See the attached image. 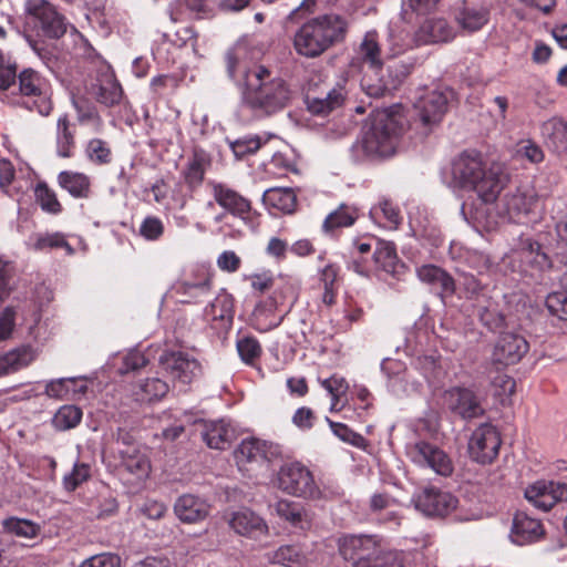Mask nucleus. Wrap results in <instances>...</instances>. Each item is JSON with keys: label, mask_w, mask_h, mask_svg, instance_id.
Listing matches in <instances>:
<instances>
[{"label": "nucleus", "mask_w": 567, "mask_h": 567, "mask_svg": "<svg viewBox=\"0 0 567 567\" xmlns=\"http://www.w3.org/2000/svg\"><path fill=\"white\" fill-rule=\"evenodd\" d=\"M58 184L74 198H87L91 194V181L83 173L63 171L58 175Z\"/></svg>", "instance_id": "obj_36"}, {"label": "nucleus", "mask_w": 567, "mask_h": 567, "mask_svg": "<svg viewBox=\"0 0 567 567\" xmlns=\"http://www.w3.org/2000/svg\"><path fill=\"white\" fill-rule=\"evenodd\" d=\"M3 527L7 532L25 538H33L38 535L40 527L28 519H20L16 517L3 520Z\"/></svg>", "instance_id": "obj_50"}, {"label": "nucleus", "mask_w": 567, "mask_h": 567, "mask_svg": "<svg viewBox=\"0 0 567 567\" xmlns=\"http://www.w3.org/2000/svg\"><path fill=\"white\" fill-rule=\"evenodd\" d=\"M452 97L453 91L445 89L426 92L416 100L409 126L415 137L427 138L439 128Z\"/></svg>", "instance_id": "obj_6"}, {"label": "nucleus", "mask_w": 567, "mask_h": 567, "mask_svg": "<svg viewBox=\"0 0 567 567\" xmlns=\"http://www.w3.org/2000/svg\"><path fill=\"white\" fill-rule=\"evenodd\" d=\"M178 86V79L173 74H159L151 80L150 89L153 95L163 96L167 89L175 90Z\"/></svg>", "instance_id": "obj_56"}, {"label": "nucleus", "mask_w": 567, "mask_h": 567, "mask_svg": "<svg viewBox=\"0 0 567 567\" xmlns=\"http://www.w3.org/2000/svg\"><path fill=\"white\" fill-rule=\"evenodd\" d=\"M454 37L453 29L442 18L426 19L415 32V41L419 45L447 42Z\"/></svg>", "instance_id": "obj_26"}, {"label": "nucleus", "mask_w": 567, "mask_h": 567, "mask_svg": "<svg viewBox=\"0 0 567 567\" xmlns=\"http://www.w3.org/2000/svg\"><path fill=\"white\" fill-rule=\"evenodd\" d=\"M18 63L10 54L0 50V97L10 100L11 91L16 90Z\"/></svg>", "instance_id": "obj_37"}, {"label": "nucleus", "mask_w": 567, "mask_h": 567, "mask_svg": "<svg viewBox=\"0 0 567 567\" xmlns=\"http://www.w3.org/2000/svg\"><path fill=\"white\" fill-rule=\"evenodd\" d=\"M277 487L296 497L318 498L320 496V489L312 473L299 462L287 463L280 467L277 474Z\"/></svg>", "instance_id": "obj_8"}, {"label": "nucleus", "mask_w": 567, "mask_h": 567, "mask_svg": "<svg viewBox=\"0 0 567 567\" xmlns=\"http://www.w3.org/2000/svg\"><path fill=\"white\" fill-rule=\"evenodd\" d=\"M91 476V468L87 464L76 463L70 474L63 478V486L68 492L75 491L82 483Z\"/></svg>", "instance_id": "obj_54"}, {"label": "nucleus", "mask_w": 567, "mask_h": 567, "mask_svg": "<svg viewBox=\"0 0 567 567\" xmlns=\"http://www.w3.org/2000/svg\"><path fill=\"white\" fill-rule=\"evenodd\" d=\"M209 504L193 494L179 496L174 504V513L179 520L187 524H195L204 520L209 514Z\"/></svg>", "instance_id": "obj_23"}, {"label": "nucleus", "mask_w": 567, "mask_h": 567, "mask_svg": "<svg viewBox=\"0 0 567 567\" xmlns=\"http://www.w3.org/2000/svg\"><path fill=\"white\" fill-rule=\"evenodd\" d=\"M344 89L341 85L329 90L324 96H315L310 92L306 95L309 112L315 115H327L340 107L344 102Z\"/></svg>", "instance_id": "obj_32"}, {"label": "nucleus", "mask_w": 567, "mask_h": 567, "mask_svg": "<svg viewBox=\"0 0 567 567\" xmlns=\"http://www.w3.org/2000/svg\"><path fill=\"white\" fill-rule=\"evenodd\" d=\"M164 231L163 223L157 217H147L143 220L140 233L148 240L158 239Z\"/></svg>", "instance_id": "obj_62"}, {"label": "nucleus", "mask_w": 567, "mask_h": 567, "mask_svg": "<svg viewBox=\"0 0 567 567\" xmlns=\"http://www.w3.org/2000/svg\"><path fill=\"white\" fill-rule=\"evenodd\" d=\"M416 274L422 282L440 289L439 296L443 301L455 293V280L443 268L435 265H423L417 268Z\"/></svg>", "instance_id": "obj_25"}, {"label": "nucleus", "mask_w": 567, "mask_h": 567, "mask_svg": "<svg viewBox=\"0 0 567 567\" xmlns=\"http://www.w3.org/2000/svg\"><path fill=\"white\" fill-rule=\"evenodd\" d=\"M35 250H45L48 248H63L66 255L71 256L74 254L73 247L66 241L65 237L61 233L38 235L33 244Z\"/></svg>", "instance_id": "obj_49"}, {"label": "nucleus", "mask_w": 567, "mask_h": 567, "mask_svg": "<svg viewBox=\"0 0 567 567\" xmlns=\"http://www.w3.org/2000/svg\"><path fill=\"white\" fill-rule=\"evenodd\" d=\"M556 259L567 257V216L556 224Z\"/></svg>", "instance_id": "obj_61"}, {"label": "nucleus", "mask_w": 567, "mask_h": 567, "mask_svg": "<svg viewBox=\"0 0 567 567\" xmlns=\"http://www.w3.org/2000/svg\"><path fill=\"white\" fill-rule=\"evenodd\" d=\"M169 391L167 382L159 378H147L134 390L136 401L154 402L162 400Z\"/></svg>", "instance_id": "obj_40"}, {"label": "nucleus", "mask_w": 567, "mask_h": 567, "mask_svg": "<svg viewBox=\"0 0 567 567\" xmlns=\"http://www.w3.org/2000/svg\"><path fill=\"white\" fill-rule=\"evenodd\" d=\"M327 422L332 430L333 434L341 441L349 443L355 447H363L365 445V439L359 433L351 430L348 425L339 422H333L327 417Z\"/></svg>", "instance_id": "obj_51"}, {"label": "nucleus", "mask_w": 567, "mask_h": 567, "mask_svg": "<svg viewBox=\"0 0 567 567\" xmlns=\"http://www.w3.org/2000/svg\"><path fill=\"white\" fill-rule=\"evenodd\" d=\"M522 271L532 282L546 285L545 272L551 268V260L538 241L528 240L520 251Z\"/></svg>", "instance_id": "obj_16"}, {"label": "nucleus", "mask_w": 567, "mask_h": 567, "mask_svg": "<svg viewBox=\"0 0 567 567\" xmlns=\"http://www.w3.org/2000/svg\"><path fill=\"white\" fill-rule=\"evenodd\" d=\"M350 155L353 163H375L392 157L396 153L394 144H352Z\"/></svg>", "instance_id": "obj_30"}, {"label": "nucleus", "mask_w": 567, "mask_h": 567, "mask_svg": "<svg viewBox=\"0 0 567 567\" xmlns=\"http://www.w3.org/2000/svg\"><path fill=\"white\" fill-rule=\"evenodd\" d=\"M525 497L536 508L548 512L556 503L567 501V484L538 481L525 489Z\"/></svg>", "instance_id": "obj_17"}, {"label": "nucleus", "mask_w": 567, "mask_h": 567, "mask_svg": "<svg viewBox=\"0 0 567 567\" xmlns=\"http://www.w3.org/2000/svg\"><path fill=\"white\" fill-rule=\"evenodd\" d=\"M415 508L432 518H444L454 512L458 499L450 492L435 486L422 488L413 497Z\"/></svg>", "instance_id": "obj_9"}, {"label": "nucleus", "mask_w": 567, "mask_h": 567, "mask_svg": "<svg viewBox=\"0 0 567 567\" xmlns=\"http://www.w3.org/2000/svg\"><path fill=\"white\" fill-rule=\"evenodd\" d=\"M534 203V196L527 195L518 188L514 193L506 194L503 199L505 214L514 223H519L520 218L530 212Z\"/></svg>", "instance_id": "obj_35"}, {"label": "nucleus", "mask_w": 567, "mask_h": 567, "mask_svg": "<svg viewBox=\"0 0 567 567\" xmlns=\"http://www.w3.org/2000/svg\"><path fill=\"white\" fill-rule=\"evenodd\" d=\"M501 444L497 429L491 423H483L471 435L468 453L473 461L489 464L497 457Z\"/></svg>", "instance_id": "obj_12"}, {"label": "nucleus", "mask_w": 567, "mask_h": 567, "mask_svg": "<svg viewBox=\"0 0 567 567\" xmlns=\"http://www.w3.org/2000/svg\"><path fill=\"white\" fill-rule=\"evenodd\" d=\"M228 524L238 535L249 537L266 534L268 529L264 519L248 509L233 513Z\"/></svg>", "instance_id": "obj_29"}, {"label": "nucleus", "mask_w": 567, "mask_h": 567, "mask_svg": "<svg viewBox=\"0 0 567 567\" xmlns=\"http://www.w3.org/2000/svg\"><path fill=\"white\" fill-rule=\"evenodd\" d=\"M14 277V266L12 262L0 259V300H4L11 289V282Z\"/></svg>", "instance_id": "obj_59"}, {"label": "nucleus", "mask_w": 567, "mask_h": 567, "mask_svg": "<svg viewBox=\"0 0 567 567\" xmlns=\"http://www.w3.org/2000/svg\"><path fill=\"white\" fill-rule=\"evenodd\" d=\"M461 286L467 299H476L481 296H484L486 288V286L472 274H463L461 276Z\"/></svg>", "instance_id": "obj_58"}, {"label": "nucleus", "mask_w": 567, "mask_h": 567, "mask_svg": "<svg viewBox=\"0 0 567 567\" xmlns=\"http://www.w3.org/2000/svg\"><path fill=\"white\" fill-rule=\"evenodd\" d=\"M277 515L290 523L293 527L307 529L311 525V516L299 503L280 499L275 504Z\"/></svg>", "instance_id": "obj_34"}, {"label": "nucleus", "mask_w": 567, "mask_h": 567, "mask_svg": "<svg viewBox=\"0 0 567 567\" xmlns=\"http://www.w3.org/2000/svg\"><path fill=\"white\" fill-rule=\"evenodd\" d=\"M355 219V209L346 204H341L326 217L322 229L324 233H332L334 229L353 225Z\"/></svg>", "instance_id": "obj_42"}, {"label": "nucleus", "mask_w": 567, "mask_h": 567, "mask_svg": "<svg viewBox=\"0 0 567 567\" xmlns=\"http://www.w3.org/2000/svg\"><path fill=\"white\" fill-rule=\"evenodd\" d=\"M34 196L41 209L45 213L56 215L62 212V205L58 200L56 194L45 182H39L34 188Z\"/></svg>", "instance_id": "obj_44"}, {"label": "nucleus", "mask_w": 567, "mask_h": 567, "mask_svg": "<svg viewBox=\"0 0 567 567\" xmlns=\"http://www.w3.org/2000/svg\"><path fill=\"white\" fill-rule=\"evenodd\" d=\"M9 102L31 112H38L42 116H48L53 109L48 80L32 68H25L19 72L17 86L11 91Z\"/></svg>", "instance_id": "obj_5"}, {"label": "nucleus", "mask_w": 567, "mask_h": 567, "mask_svg": "<svg viewBox=\"0 0 567 567\" xmlns=\"http://www.w3.org/2000/svg\"><path fill=\"white\" fill-rule=\"evenodd\" d=\"M542 136L548 142H567V123L550 118L542 125Z\"/></svg>", "instance_id": "obj_52"}, {"label": "nucleus", "mask_w": 567, "mask_h": 567, "mask_svg": "<svg viewBox=\"0 0 567 567\" xmlns=\"http://www.w3.org/2000/svg\"><path fill=\"white\" fill-rule=\"evenodd\" d=\"M82 420V410L75 405L61 406L52 419L53 426L59 431L75 427Z\"/></svg>", "instance_id": "obj_45"}, {"label": "nucleus", "mask_w": 567, "mask_h": 567, "mask_svg": "<svg viewBox=\"0 0 567 567\" xmlns=\"http://www.w3.org/2000/svg\"><path fill=\"white\" fill-rule=\"evenodd\" d=\"M97 102L105 106L117 105L123 100V89L113 73L105 74L97 85L95 93Z\"/></svg>", "instance_id": "obj_39"}, {"label": "nucleus", "mask_w": 567, "mask_h": 567, "mask_svg": "<svg viewBox=\"0 0 567 567\" xmlns=\"http://www.w3.org/2000/svg\"><path fill=\"white\" fill-rule=\"evenodd\" d=\"M16 311L12 307L4 308L0 313V341L8 339L16 326Z\"/></svg>", "instance_id": "obj_63"}, {"label": "nucleus", "mask_w": 567, "mask_h": 567, "mask_svg": "<svg viewBox=\"0 0 567 567\" xmlns=\"http://www.w3.org/2000/svg\"><path fill=\"white\" fill-rule=\"evenodd\" d=\"M14 175L16 171L12 163L8 159H0V188L10 197L17 196V193L11 188Z\"/></svg>", "instance_id": "obj_60"}, {"label": "nucleus", "mask_w": 567, "mask_h": 567, "mask_svg": "<svg viewBox=\"0 0 567 567\" xmlns=\"http://www.w3.org/2000/svg\"><path fill=\"white\" fill-rule=\"evenodd\" d=\"M346 17L324 13L309 19L295 33L293 48L299 55L315 59L334 44L342 42L348 33Z\"/></svg>", "instance_id": "obj_3"}, {"label": "nucleus", "mask_w": 567, "mask_h": 567, "mask_svg": "<svg viewBox=\"0 0 567 567\" xmlns=\"http://www.w3.org/2000/svg\"><path fill=\"white\" fill-rule=\"evenodd\" d=\"M193 427L194 434L199 435L209 449L225 451L236 439L235 429L225 420H197Z\"/></svg>", "instance_id": "obj_15"}, {"label": "nucleus", "mask_w": 567, "mask_h": 567, "mask_svg": "<svg viewBox=\"0 0 567 567\" xmlns=\"http://www.w3.org/2000/svg\"><path fill=\"white\" fill-rule=\"evenodd\" d=\"M158 363L174 381L183 385L192 383L202 373L198 360L182 351H164Z\"/></svg>", "instance_id": "obj_11"}, {"label": "nucleus", "mask_w": 567, "mask_h": 567, "mask_svg": "<svg viewBox=\"0 0 567 567\" xmlns=\"http://www.w3.org/2000/svg\"><path fill=\"white\" fill-rule=\"evenodd\" d=\"M544 526L539 519L528 516L524 512L514 515L509 533L511 540L519 546L535 543L543 538Z\"/></svg>", "instance_id": "obj_20"}, {"label": "nucleus", "mask_w": 567, "mask_h": 567, "mask_svg": "<svg viewBox=\"0 0 567 567\" xmlns=\"http://www.w3.org/2000/svg\"><path fill=\"white\" fill-rule=\"evenodd\" d=\"M213 196L218 205L236 217L246 219L251 210L248 199L223 184H213Z\"/></svg>", "instance_id": "obj_24"}, {"label": "nucleus", "mask_w": 567, "mask_h": 567, "mask_svg": "<svg viewBox=\"0 0 567 567\" xmlns=\"http://www.w3.org/2000/svg\"><path fill=\"white\" fill-rule=\"evenodd\" d=\"M399 105L380 112L372 121V130L375 135L384 138L400 137L405 131L406 118Z\"/></svg>", "instance_id": "obj_21"}, {"label": "nucleus", "mask_w": 567, "mask_h": 567, "mask_svg": "<svg viewBox=\"0 0 567 567\" xmlns=\"http://www.w3.org/2000/svg\"><path fill=\"white\" fill-rule=\"evenodd\" d=\"M444 404L449 411L464 421L485 414L482 398L468 388L454 386L444 392Z\"/></svg>", "instance_id": "obj_10"}, {"label": "nucleus", "mask_w": 567, "mask_h": 567, "mask_svg": "<svg viewBox=\"0 0 567 567\" xmlns=\"http://www.w3.org/2000/svg\"><path fill=\"white\" fill-rule=\"evenodd\" d=\"M122 465L124 468L131 474L135 475L138 480L145 478L148 476L151 471V465L147 457L136 451L130 453L128 451H118Z\"/></svg>", "instance_id": "obj_43"}, {"label": "nucleus", "mask_w": 567, "mask_h": 567, "mask_svg": "<svg viewBox=\"0 0 567 567\" xmlns=\"http://www.w3.org/2000/svg\"><path fill=\"white\" fill-rule=\"evenodd\" d=\"M79 567H121V557L112 553L96 554L83 560Z\"/></svg>", "instance_id": "obj_57"}, {"label": "nucleus", "mask_w": 567, "mask_h": 567, "mask_svg": "<svg viewBox=\"0 0 567 567\" xmlns=\"http://www.w3.org/2000/svg\"><path fill=\"white\" fill-rule=\"evenodd\" d=\"M236 348L241 361L246 364L252 365L261 355V346L259 341L251 336L238 339Z\"/></svg>", "instance_id": "obj_48"}, {"label": "nucleus", "mask_w": 567, "mask_h": 567, "mask_svg": "<svg viewBox=\"0 0 567 567\" xmlns=\"http://www.w3.org/2000/svg\"><path fill=\"white\" fill-rule=\"evenodd\" d=\"M210 164V155L200 147H194L193 156L184 172V179L189 189L193 190L203 183L206 169Z\"/></svg>", "instance_id": "obj_33"}, {"label": "nucleus", "mask_w": 567, "mask_h": 567, "mask_svg": "<svg viewBox=\"0 0 567 567\" xmlns=\"http://www.w3.org/2000/svg\"><path fill=\"white\" fill-rule=\"evenodd\" d=\"M74 105L78 110V118H79V127L81 130L92 127L94 131H99L101 126V118L94 106L90 105L84 100L74 101ZM78 125L75 123H71L68 118V115H63L58 120V135L62 136L65 142H72Z\"/></svg>", "instance_id": "obj_18"}, {"label": "nucleus", "mask_w": 567, "mask_h": 567, "mask_svg": "<svg viewBox=\"0 0 567 567\" xmlns=\"http://www.w3.org/2000/svg\"><path fill=\"white\" fill-rule=\"evenodd\" d=\"M408 455L415 464L430 467L441 476H450L453 473L452 460L435 444L419 441L408 446Z\"/></svg>", "instance_id": "obj_14"}, {"label": "nucleus", "mask_w": 567, "mask_h": 567, "mask_svg": "<svg viewBox=\"0 0 567 567\" xmlns=\"http://www.w3.org/2000/svg\"><path fill=\"white\" fill-rule=\"evenodd\" d=\"M477 316L480 321L492 331L501 329L505 324V316L492 305L478 307Z\"/></svg>", "instance_id": "obj_53"}, {"label": "nucleus", "mask_w": 567, "mask_h": 567, "mask_svg": "<svg viewBox=\"0 0 567 567\" xmlns=\"http://www.w3.org/2000/svg\"><path fill=\"white\" fill-rule=\"evenodd\" d=\"M491 8L485 1H464L456 14V21L468 32L481 30L489 21Z\"/></svg>", "instance_id": "obj_22"}, {"label": "nucleus", "mask_w": 567, "mask_h": 567, "mask_svg": "<svg viewBox=\"0 0 567 567\" xmlns=\"http://www.w3.org/2000/svg\"><path fill=\"white\" fill-rule=\"evenodd\" d=\"M451 186L473 190L485 204L494 203L509 182V174L502 163L485 168L483 156L476 150H466L451 162Z\"/></svg>", "instance_id": "obj_2"}, {"label": "nucleus", "mask_w": 567, "mask_h": 567, "mask_svg": "<svg viewBox=\"0 0 567 567\" xmlns=\"http://www.w3.org/2000/svg\"><path fill=\"white\" fill-rule=\"evenodd\" d=\"M32 360L33 352L30 347L18 348L0 355V377L27 367Z\"/></svg>", "instance_id": "obj_41"}, {"label": "nucleus", "mask_w": 567, "mask_h": 567, "mask_svg": "<svg viewBox=\"0 0 567 567\" xmlns=\"http://www.w3.org/2000/svg\"><path fill=\"white\" fill-rule=\"evenodd\" d=\"M274 455L271 444L255 437L244 440L235 450V460L240 470L249 464H266Z\"/></svg>", "instance_id": "obj_19"}, {"label": "nucleus", "mask_w": 567, "mask_h": 567, "mask_svg": "<svg viewBox=\"0 0 567 567\" xmlns=\"http://www.w3.org/2000/svg\"><path fill=\"white\" fill-rule=\"evenodd\" d=\"M316 419L317 417L310 408L301 406L295 412L292 423L301 430H310L313 426Z\"/></svg>", "instance_id": "obj_64"}, {"label": "nucleus", "mask_w": 567, "mask_h": 567, "mask_svg": "<svg viewBox=\"0 0 567 567\" xmlns=\"http://www.w3.org/2000/svg\"><path fill=\"white\" fill-rule=\"evenodd\" d=\"M24 13L25 27L32 24L45 38L58 40L66 33V18L48 0H27Z\"/></svg>", "instance_id": "obj_7"}, {"label": "nucleus", "mask_w": 567, "mask_h": 567, "mask_svg": "<svg viewBox=\"0 0 567 567\" xmlns=\"http://www.w3.org/2000/svg\"><path fill=\"white\" fill-rule=\"evenodd\" d=\"M546 307L548 311L558 317L560 320L567 321V291H555L547 296Z\"/></svg>", "instance_id": "obj_55"}, {"label": "nucleus", "mask_w": 567, "mask_h": 567, "mask_svg": "<svg viewBox=\"0 0 567 567\" xmlns=\"http://www.w3.org/2000/svg\"><path fill=\"white\" fill-rule=\"evenodd\" d=\"M226 70L230 79L243 80L244 97L252 109L268 114L276 113L288 105L292 91L282 78L261 64L243 68L238 50H228L225 54Z\"/></svg>", "instance_id": "obj_1"}, {"label": "nucleus", "mask_w": 567, "mask_h": 567, "mask_svg": "<svg viewBox=\"0 0 567 567\" xmlns=\"http://www.w3.org/2000/svg\"><path fill=\"white\" fill-rule=\"evenodd\" d=\"M360 53L364 62L370 63L374 69L382 66L381 50L378 43L377 32H368L360 44Z\"/></svg>", "instance_id": "obj_46"}, {"label": "nucleus", "mask_w": 567, "mask_h": 567, "mask_svg": "<svg viewBox=\"0 0 567 567\" xmlns=\"http://www.w3.org/2000/svg\"><path fill=\"white\" fill-rule=\"evenodd\" d=\"M302 558L303 555L298 546L285 545L271 554L270 561L285 567H296L301 564Z\"/></svg>", "instance_id": "obj_47"}, {"label": "nucleus", "mask_w": 567, "mask_h": 567, "mask_svg": "<svg viewBox=\"0 0 567 567\" xmlns=\"http://www.w3.org/2000/svg\"><path fill=\"white\" fill-rule=\"evenodd\" d=\"M262 202L285 214H291L297 205V196L291 188L272 187L264 192Z\"/></svg>", "instance_id": "obj_38"}, {"label": "nucleus", "mask_w": 567, "mask_h": 567, "mask_svg": "<svg viewBox=\"0 0 567 567\" xmlns=\"http://www.w3.org/2000/svg\"><path fill=\"white\" fill-rule=\"evenodd\" d=\"M528 350L529 344L523 336L515 332L501 333L492 351L491 364L497 371L502 370L518 363Z\"/></svg>", "instance_id": "obj_13"}, {"label": "nucleus", "mask_w": 567, "mask_h": 567, "mask_svg": "<svg viewBox=\"0 0 567 567\" xmlns=\"http://www.w3.org/2000/svg\"><path fill=\"white\" fill-rule=\"evenodd\" d=\"M206 319L220 322V327L229 329L234 320V298L226 291H221L205 308Z\"/></svg>", "instance_id": "obj_31"}, {"label": "nucleus", "mask_w": 567, "mask_h": 567, "mask_svg": "<svg viewBox=\"0 0 567 567\" xmlns=\"http://www.w3.org/2000/svg\"><path fill=\"white\" fill-rule=\"evenodd\" d=\"M373 260L379 269L395 278H399L406 269L398 257L394 243L391 241L378 240Z\"/></svg>", "instance_id": "obj_27"}, {"label": "nucleus", "mask_w": 567, "mask_h": 567, "mask_svg": "<svg viewBox=\"0 0 567 567\" xmlns=\"http://www.w3.org/2000/svg\"><path fill=\"white\" fill-rule=\"evenodd\" d=\"M213 288V276L202 274L192 280H184L175 287L176 293L183 296V303H198L209 296Z\"/></svg>", "instance_id": "obj_28"}, {"label": "nucleus", "mask_w": 567, "mask_h": 567, "mask_svg": "<svg viewBox=\"0 0 567 567\" xmlns=\"http://www.w3.org/2000/svg\"><path fill=\"white\" fill-rule=\"evenodd\" d=\"M339 553L352 567H404L402 553L383 548L370 536H344Z\"/></svg>", "instance_id": "obj_4"}]
</instances>
